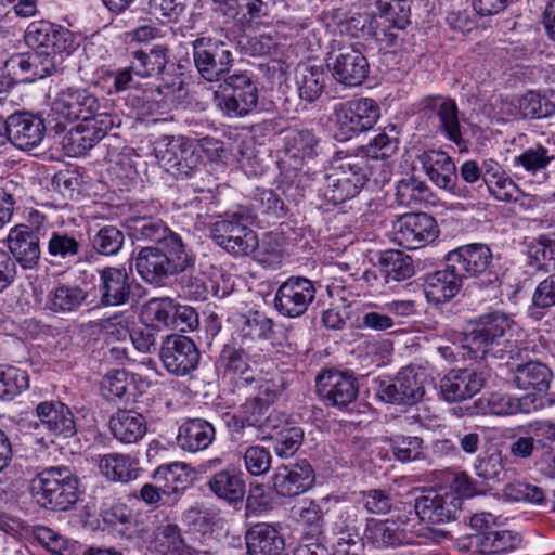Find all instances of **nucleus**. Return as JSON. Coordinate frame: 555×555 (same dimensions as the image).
I'll return each instance as SVG.
<instances>
[{
    "label": "nucleus",
    "instance_id": "nucleus-1",
    "mask_svg": "<svg viewBox=\"0 0 555 555\" xmlns=\"http://www.w3.org/2000/svg\"><path fill=\"white\" fill-rule=\"evenodd\" d=\"M130 235L137 241L155 242L156 245L140 249L135 268L150 284L163 285L194 264V255L166 223L152 216H135L127 220Z\"/></svg>",
    "mask_w": 555,
    "mask_h": 555
},
{
    "label": "nucleus",
    "instance_id": "nucleus-2",
    "mask_svg": "<svg viewBox=\"0 0 555 555\" xmlns=\"http://www.w3.org/2000/svg\"><path fill=\"white\" fill-rule=\"evenodd\" d=\"M29 489L36 503L50 511H69L79 500V479L67 466L42 469L33 477Z\"/></svg>",
    "mask_w": 555,
    "mask_h": 555
},
{
    "label": "nucleus",
    "instance_id": "nucleus-3",
    "mask_svg": "<svg viewBox=\"0 0 555 555\" xmlns=\"http://www.w3.org/2000/svg\"><path fill=\"white\" fill-rule=\"evenodd\" d=\"M253 215L245 208L228 210L209 225L211 240L228 254L247 257L258 248V236L250 228Z\"/></svg>",
    "mask_w": 555,
    "mask_h": 555
},
{
    "label": "nucleus",
    "instance_id": "nucleus-4",
    "mask_svg": "<svg viewBox=\"0 0 555 555\" xmlns=\"http://www.w3.org/2000/svg\"><path fill=\"white\" fill-rule=\"evenodd\" d=\"M379 118L378 103L370 98H359L336 103L328 121L334 137L347 141L371 130Z\"/></svg>",
    "mask_w": 555,
    "mask_h": 555
},
{
    "label": "nucleus",
    "instance_id": "nucleus-5",
    "mask_svg": "<svg viewBox=\"0 0 555 555\" xmlns=\"http://www.w3.org/2000/svg\"><path fill=\"white\" fill-rule=\"evenodd\" d=\"M513 326V320L502 312H491L480 317L476 327L466 335L464 347L469 357L482 360L488 354L498 357L508 341L507 335Z\"/></svg>",
    "mask_w": 555,
    "mask_h": 555
},
{
    "label": "nucleus",
    "instance_id": "nucleus-6",
    "mask_svg": "<svg viewBox=\"0 0 555 555\" xmlns=\"http://www.w3.org/2000/svg\"><path fill=\"white\" fill-rule=\"evenodd\" d=\"M367 180L363 159L349 157L325 176L324 197L334 205L354 197Z\"/></svg>",
    "mask_w": 555,
    "mask_h": 555
},
{
    "label": "nucleus",
    "instance_id": "nucleus-7",
    "mask_svg": "<svg viewBox=\"0 0 555 555\" xmlns=\"http://www.w3.org/2000/svg\"><path fill=\"white\" fill-rule=\"evenodd\" d=\"M156 157L166 171L176 177H189L199 165L193 142L186 137H165L155 147Z\"/></svg>",
    "mask_w": 555,
    "mask_h": 555
},
{
    "label": "nucleus",
    "instance_id": "nucleus-8",
    "mask_svg": "<svg viewBox=\"0 0 555 555\" xmlns=\"http://www.w3.org/2000/svg\"><path fill=\"white\" fill-rule=\"evenodd\" d=\"M193 59L199 75L207 81L220 80L233 63L228 44L207 37L193 41Z\"/></svg>",
    "mask_w": 555,
    "mask_h": 555
},
{
    "label": "nucleus",
    "instance_id": "nucleus-9",
    "mask_svg": "<svg viewBox=\"0 0 555 555\" xmlns=\"http://www.w3.org/2000/svg\"><path fill=\"white\" fill-rule=\"evenodd\" d=\"M447 261L454 263L462 276H481V285L491 286L499 283V275L491 270L492 253L480 243L468 244L451 250Z\"/></svg>",
    "mask_w": 555,
    "mask_h": 555
},
{
    "label": "nucleus",
    "instance_id": "nucleus-10",
    "mask_svg": "<svg viewBox=\"0 0 555 555\" xmlns=\"http://www.w3.org/2000/svg\"><path fill=\"white\" fill-rule=\"evenodd\" d=\"M327 67L333 78L347 87L362 85L370 72L365 55L360 48L353 44H344L333 49Z\"/></svg>",
    "mask_w": 555,
    "mask_h": 555
},
{
    "label": "nucleus",
    "instance_id": "nucleus-11",
    "mask_svg": "<svg viewBox=\"0 0 555 555\" xmlns=\"http://www.w3.org/2000/svg\"><path fill=\"white\" fill-rule=\"evenodd\" d=\"M99 109V99L80 87H68L59 91L51 102V112L59 125L92 117Z\"/></svg>",
    "mask_w": 555,
    "mask_h": 555
},
{
    "label": "nucleus",
    "instance_id": "nucleus-12",
    "mask_svg": "<svg viewBox=\"0 0 555 555\" xmlns=\"http://www.w3.org/2000/svg\"><path fill=\"white\" fill-rule=\"evenodd\" d=\"M438 234L435 218L426 212L404 214L393 223V241L406 249L424 247L434 242Z\"/></svg>",
    "mask_w": 555,
    "mask_h": 555
},
{
    "label": "nucleus",
    "instance_id": "nucleus-13",
    "mask_svg": "<svg viewBox=\"0 0 555 555\" xmlns=\"http://www.w3.org/2000/svg\"><path fill=\"white\" fill-rule=\"evenodd\" d=\"M317 289L311 280L291 276L275 292L274 308L283 317L298 318L306 313L315 299Z\"/></svg>",
    "mask_w": 555,
    "mask_h": 555
},
{
    "label": "nucleus",
    "instance_id": "nucleus-14",
    "mask_svg": "<svg viewBox=\"0 0 555 555\" xmlns=\"http://www.w3.org/2000/svg\"><path fill=\"white\" fill-rule=\"evenodd\" d=\"M425 395L424 374L412 366L401 369L396 377L382 382L378 396L385 402L412 405Z\"/></svg>",
    "mask_w": 555,
    "mask_h": 555
},
{
    "label": "nucleus",
    "instance_id": "nucleus-15",
    "mask_svg": "<svg viewBox=\"0 0 555 555\" xmlns=\"http://www.w3.org/2000/svg\"><path fill=\"white\" fill-rule=\"evenodd\" d=\"M317 392L326 405L343 409L356 401L359 393L357 378L347 372L324 370L315 378Z\"/></svg>",
    "mask_w": 555,
    "mask_h": 555
},
{
    "label": "nucleus",
    "instance_id": "nucleus-16",
    "mask_svg": "<svg viewBox=\"0 0 555 555\" xmlns=\"http://www.w3.org/2000/svg\"><path fill=\"white\" fill-rule=\"evenodd\" d=\"M231 93L218 99V107L229 117L249 114L258 104V89L247 74H234L225 79Z\"/></svg>",
    "mask_w": 555,
    "mask_h": 555
},
{
    "label": "nucleus",
    "instance_id": "nucleus-17",
    "mask_svg": "<svg viewBox=\"0 0 555 555\" xmlns=\"http://www.w3.org/2000/svg\"><path fill=\"white\" fill-rule=\"evenodd\" d=\"M463 499L454 492H430L415 499L414 509L420 520L427 525H443L456 519Z\"/></svg>",
    "mask_w": 555,
    "mask_h": 555
},
{
    "label": "nucleus",
    "instance_id": "nucleus-18",
    "mask_svg": "<svg viewBox=\"0 0 555 555\" xmlns=\"http://www.w3.org/2000/svg\"><path fill=\"white\" fill-rule=\"evenodd\" d=\"M160 359L166 370L177 376L194 371L199 363V351L189 337L169 335L163 343Z\"/></svg>",
    "mask_w": 555,
    "mask_h": 555
},
{
    "label": "nucleus",
    "instance_id": "nucleus-19",
    "mask_svg": "<svg viewBox=\"0 0 555 555\" xmlns=\"http://www.w3.org/2000/svg\"><path fill=\"white\" fill-rule=\"evenodd\" d=\"M113 125V117L107 113H98L80 119V122L69 131L66 146L74 155L85 154L107 134Z\"/></svg>",
    "mask_w": 555,
    "mask_h": 555
},
{
    "label": "nucleus",
    "instance_id": "nucleus-20",
    "mask_svg": "<svg viewBox=\"0 0 555 555\" xmlns=\"http://www.w3.org/2000/svg\"><path fill=\"white\" fill-rule=\"evenodd\" d=\"M315 475L306 460L281 465L272 476V489L279 496L293 498L307 492L314 483Z\"/></svg>",
    "mask_w": 555,
    "mask_h": 555
},
{
    "label": "nucleus",
    "instance_id": "nucleus-21",
    "mask_svg": "<svg viewBox=\"0 0 555 555\" xmlns=\"http://www.w3.org/2000/svg\"><path fill=\"white\" fill-rule=\"evenodd\" d=\"M41 228H31L27 224H17L9 232L7 243L9 254L15 263L24 269H31L39 262Z\"/></svg>",
    "mask_w": 555,
    "mask_h": 555
},
{
    "label": "nucleus",
    "instance_id": "nucleus-22",
    "mask_svg": "<svg viewBox=\"0 0 555 555\" xmlns=\"http://www.w3.org/2000/svg\"><path fill=\"white\" fill-rule=\"evenodd\" d=\"M482 373L472 369H453L440 380V395L448 402L470 399L485 386Z\"/></svg>",
    "mask_w": 555,
    "mask_h": 555
},
{
    "label": "nucleus",
    "instance_id": "nucleus-23",
    "mask_svg": "<svg viewBox=\"0 0 555 555\" xmlns=\"http://www.w3.org/2000/svg\"><path fill=\"white\" fill-rule=\"evenodd\" d=\"M96 288L101 305L120 306L129 301L132 282L125 268L106 267L99 270Z\"/></svg>",
    "mask_w": 555,
    "mask_h": 555
},
{
    "label": "nucleus",
    "instance_id": "nucleus-24",
    "mask_svg": "<svg viewBox=\"0 0 555 555\" xmlns=\"http://www.w3.org/2000/svg\"><path fill=\"white\" fill-rule=\"evenodd\" d=\"M422 105L425 111L437 116V130L460 146L463 143V135L455 101L441 95H433L425 98Z\"/></svg>",
    "mask_w": 555,
    "mask_h": 555
},
{
    "label": "nucleus",
    "instance_id": "nucleus-25",
    "mask_svg": "<svg viewBox=\"0 0 555 555\" xmlns=\"http://www.w3.org/2000/svg\"><path fill=\"white\" fill-rule=\"evenodd\" d=\"M462 273L454 263L437 270L425 278L424 293L429 302L439 305L449 301L462 287Z\"/></svg>",
    "mask_w": 555,
    "mask_h": 555
},
{
    "label": "nucleus",
    "instance_id": "nucleus-26",
    "mask_svg": "<svg viewBox=\"0 0 555 555\" xmlns=\"http://www.w3.org/2000/svg\"><path fill=\"white\" fill-rule=\"evenodd\" d=\"M46 126L41 118L27 113L9 116V141L20 150H31L40 144Z\"/></svg>",
    "mask_w": 555,
    "mask_h": 555
},
{
    "label": "nucleus",
    "instance_id": "nucleus-27",
    "mask_svg": "<svg viewBox=\"0 0 555 555\" xmlns=\"http://www.w3.org/2000/svg\"><path fill=\"white\" fill-rule=\"evenodd\" d=\"M418 160L426 176L438 188L452 191L456 185V167L452 158L443 151H424Z\"/></svg>",
    "mask_w": 555,
    "mask_h": 555
},
{
    "label": "nucleus",
    "instance_id": "nucleus-28",
    "mask_svg": "<svg viewBox=\"0 0 555 555\" xmlns=\"http://www.w3.org/2000/svg\"><path fill=\"white\" fill-rule=\"evenodd\" d=\"M512 383L521 390L543 393L550 388L553 373L541 361H522L511 369Z\"/></svg>",
    "mask_w": 555,
    "mask_h": 555
},
{
    "label": "nucleus",
    "instance_id": "nucleus-29",
    "mask_svg": "<svg viewBox=\"0 0 555 555\" xmlns=\"http://www.w3.org/2000/svg\"><path fill=\"white\" fill-rule=\"evenodd\" d=\"M36 412L41 424L55 436L69 438L76 434L75 416L65 403L44 401L37 405Z\"/></svg>",
    "mask_w": 555,
    "mask_h": 555
},
{
    "label": "nucleus",
    "instance_id": "nucleus-30",
    "mask_svg": "<svg viewBox=\"0 0 555 555\" xmlns=\"http://www.w3.org/2000/svg\"><path fill=\"white\" fill-rule=\"evenodd\" d=\"M88 297V292L76 283H59L49 291L44 307L55 314H70L86 306Z\"/></svg>",
    "mask_w": 555,
    "mask_h": 555
},
{
    "label": "nucleus",
    "instance_id": "nucleus-31",
    "mask_svg": "<svg viewBox=\"0 0 555 555\" xmlns=\"http://www.w3.org/2000/svg\"><path fill=\"white\" fill-rule=\"evenodd\" d=\"M249 555H280L285 546L284 539L272 525L260 522L246 532Z\"/></svg>",
    "mask_w": 555,
    "mask_h": 555
},
{
    "label": "nucleus",
    "instance_id": "nucleus-32",
    "mask_svg": "<svg viewBox=\"0 0 555 555\" xmlns=\"http://www.w3.org/2000/svg\"><path fill=\"white\" fill-rule=\"evenodd\" d=\"M215 435V428L209 422L191 418L180 426L177 443L185 451L197 452L207 449L212 443Z\"/></svg>",
    "mask_w": 555,
    "mask_h": 555
},
{
    "label": "nucleus",
    "instance_id": "nucleus-33",
    "mask_svg": "<svg viewBox=\"0 0 555 555\" xmlns=\"http://www.w3.org/2000/svg\"><path fill=\"white\" fill-rule=\"evenodd\" d=\"M109 428L120 442L134 443L144 437L147 426L142 414L133 410H118L111 416Z\"/></svg>",
    "mask_w": 555,
    "mask_h": 555
},
{
    "label": "nucleus",
    "instance_id": "nucleus-34",
    "mask_svg": "<svg viewBox=\"0 0 555 555\" xmlns=\"http://www.w3.org/2000/svg\"><path fill=\"white\" fill-rule=\"evenodd\" d=\"M521 543V538L509 530L477 531L472 534L470 547L481 554H502L514 551Z\"/></svg>",
    "mask_w": 555,
    "mask_h": 555
},
{
    "label": "nucleus",
    "instance_id": "nucleus-35",
    "mask_svg": "<svg viewBox=\"0 0 555 555\" xmlns=\"http://www.w3.org/2000/svg\"><path fill=\"white\" fill-rule=\"evenodd\" d=\"M208 487L215 495L230 503L242 501L246 492L243 474L229 469L216 473L209 479Z\"/></svg>",
    "mask_w": 555,
    "mask_h": 555
},
{
    "label": "nucleus",
    "instance_id": "nucleus-36",
    "mask_svg": "<svg viewBox=\"0 0 555 555\" xmlns=\"http://www.w3.org/2000/svg\"><path fill=\"white\" fill-rule=\"evenodd\" d=\"M365 537L375 547L387 548L403 544L406 532L396 521L371 518L366 524Z\"/></svg>",
    "mask_w": 555,
    "mask_h": 555
},
{
    "label": "nucleus",
    "instance_id": "nucleus-37",
    "mask_svg": "<svg viewBox=\"0 0 555 555\" xmlns=\"http://www.w3.org/2000/svg\"><path fill=\"white\" fill-rule=\"evenodd\" d=\"M101 473L112 481L129 482L138 477V462L127 454L109 453L101 457Z\"/></svg>",
    "mask_w": 555,
    "mask_h": 555
},
{
    "label": "nucleus",
    "instance_id": "nucleus-38",
    "mask_svg": "<svg viewBox=\"0 0 555 555\" xmlns=\"http://www.w3.org/2000/svg\"><path fill=\"white\" fill-rule=\"evenodd\" d=\"M168 63V49L157 46L149 52H132L131 69L140 77H152L163 73Z\"/></svg>",
    "mask_w": 555,
    "mask_h": 555
},
{
    "label": "nucleus",
    "instance_id": "nucleus-39",
    "mask_svg": "<svg viewBox=\"0 0 555 555\" xmlns=\"http://www.w3.org/2000/svg\"><path fill=\"white\" fill-rule=\"evenodd\" d=\"M153 548L160 555H193L194 550L184 543L180 529L176 525L157 528L152 541Z\"/></svg>",
    "mask_w": 555,
    "mask_h": 555
},
{
    "label": "nucleus",
    "instance_id": "nucleus-40",
    "mask_svg": "<svg viewBox=\"0 0 555 555\" xmlns=\"http://www.w3.org/2000/svg\"><path fill=\"white\" fill-rule=\"evenodd\" d=\"M318 139L310 130H292L285 137V153L296 164L317 155Z\"/></svg>",
    "mask_w": 555,
    "mask_h": 555
},
{
    "label": "nucleus",
    "instance_id": "nucleus-41",
    "mask_svg": "<svg viewBox=\"0 0 555 555\" xmlns=\"http://www.w3.org/2000/svg\"><path fill=\"white\" fill-rule=\"evenodd\" d=\"M80 234L66 231H52L48 238V254L55 261H70L82 247Z\"/></svg>",
    "mask_w": 555,
    "mask_h": 555
},
{
    "label": "nucleus",
    "instance_id": "nucleus-42",
    "mask_svg": "<svg viewBox=\"0 0 555 555\" xmlns=\"http://www.w3.org/2000/svg\"><path fill=\"white\" fill-rule=\"evenodd\" d=\"M518 111L522 118H545L555 114V92L529 91L518 99Z\"/></svg>",
    "mask_w": 555,
    "mask_h": 555
},
{
    "label": "nucleus",
    "instance_id": "nucleus-43",
    "mask_svg": "<svg viewBox=\"0 0 555 555\" xmlns=\"http://www.w3.org/2000/svg\"><path fill=\"white\" fill-rule=\"evenodd\" d=\"M219 362L227 374L232 378H237V384H249L254 380L247 354L241 348L225 345L220 353Z\"/></svg>",
    "mask_w": 555,
    "mask_h": 555
},
{
    "label": "nucleus",
    "instance_id": "nucleus-44",
    "mask_svg": "<svg viewBox=\"0 0 555 555\" xmlns=\"http://www.w3.org/2000/svg\"><path fill=\"white\" fill-rule=\"evenodd\" d=\"M555 159V150L550 142L546 144L535 143L514 158L515 166H521L526 171L535 173L546 167Z\"/></svg>",
    "mask_w": 555,
    "mask_h": 555
},
{
    "label": "nucleus",
    "instance_id": "nucleus-45",
    "mask_svg": "<svg viewBox=\"0 0 555 555\" xmlns=\"http://www.w3.org/2000/svg\"><path fill=\"white\" fill-rule=\"evenodd\" d=\"M185 465L172 463L160 466L154 474L156 483H160L162 492L165 495L176 494L184 490L189 485V474Z\"/></svg>",
    "mask_w": 555,
    "mask_h": 555
},
{
    "label": "nucleus",
    "instance_id": "nucleus-46",
    "mask_svg": "<svg viewBox=\"0 0 555 555\" xmlns=\"http://www.w3.org/2000/svg\"><path fill=\"white\" fill-rule=\"evenodd\" d=\"M387 281H403L414 274L413 260L400 250H387L380 258Z\"/></svg>",
    "mask_w": 555,
    "mask_h": 555
},
{
    "label": "nucleus",
    "instance_id": "nucleus-47",
    "mask_svg": "<svg viewBox=\"0 0 555 555\" xmlns=\"http://www.w3.org/2000/svg\"><path fill=\"white\" fill-rule=\"evenodd\" d=\"M411 7L409 0H391L382 7L376 27L403 29L410 23Z\"/></svg>",
    "mask_w": 555,
    "mask_h": 555
},
{
    "label": "nucleus",
    "instance_id": "nucleus-48",
    "mask_svg": "<svg viewBox=\"0 0 555 555\" xmlns=\"http://www.w3.org/2000/svg\"><path fill=\"white\" fill-rule=\"evenodd\" d=\"M298 92L301 100L315 101L325 86V75L321 67L305 66L297 77Z\"/></svg>",
    "mask_w": 555,
    "mask_h": 555
},
{
    "label": "nucleus",
    "instance_id": "nucleus-49",
    "mask_svg": "<svg viewBox=\"0 0 555 555\" xmlns=\"http://www.w3.org/2000/svg\"><path fill=\"white\" fill-rule=\"evenodd\" d=\"M242 413L249 426L262 429H278L279 427L276 416L273 415L274 411L270 409V405L256 398L248 399L242 405Z\"/></svg>",
    "mask_w": 555,
    "mask_h": 555
},
{
    "label": "nucleus",
    "instance_id": "nucleus-50",
    "mask_svg": "<svg viewBox=\"0 0 555 555\" xmlns=\"http://www.w3.org/2000/svg\"><path fill=\"white\" fill-rule=\"evenodd\" d=\"M505 461L501 451L479 456L475 464L476 475L486 481L503 482L507 479Z\"/></svg>",
    "mask_w": 555,
    "mask_h": 555
},
{
    "label": "nucleus",
    "instance_id": "nucleus-51",
    "mask_svg": "<svg viewBox=\"0 0 555 555\" xmlns=\"http://www.w3.org/2000/svg\"><path fill=\"white\" fill-rule=\"evenodd\" d=\"M125 243L124 232L115 225H104L91 238L92 248L102 256H114Z\"/></svg>",
    "mask_w": 555,
    "mask_h": 555
},
{
    "label": "nucleus",
    "instance_id": "nucleus-52",
    "mask_svg": "<svg viewBox=\"0 0 555 555\" xmlns=\"http://www.w3.org/2000/svg\"><path fill=\"white\" fill-rule=\"evenodd\" d=\"M175 301L170 298H153L143 308V317L157 328H171Z\"/></svg>",
    "mask_w": 555,
    "mask_h": 555
},
{
    "label": "nucleus",
    "instance_id": "nucleus-53",
    "mask_svg": "<svg viewBox=\"0 0 555 555\" xmlns=\"http://www.w3.org/2000/svg\"><path fill=\"white\" fill-rule=\"evenodd\" d=\"M297 521L307 529V535L311 539L318 538L322 532L323 512L315 501L304 500L301 504L292 509Z\"/></svg>",
    "mask_w": 555,
    "mask_h": 555
},
{
    "label": "nucleus",
    "instance_id": "nucleus-54",
    "mask_svg": "<svg viewBox=\"0 0 555 555\" xmlns=\"http://www.w3.org/2000/svg\"><path fill=\"white\" fill-rule=\"evenodd\" d=\"M271 439L273 440V448L278 456L291 457L302 443L304 430L298 426L287 423Z\"/></svg>",
    "mask_w": 555,
    "mask_h": 555
},
{
    "label": "nucleus",
    "instance_id": "nucleus-55",
    "mask_svg": "<svg viewBox=\"0 0 555 555\" xmlns=\"http://www.w3.org/2000/svg\"><path fill=\"white\" fill-rule=\"evenodd\" d=\"M28 387V375L14 366L0 365V399L12 400Z\"/></svg>",
    "mask_w": 555,
    "mask_h": 555
},
{
    "label": "nucleus",
    "instance_id": "nucleus-56",
    "mask_svg": "<svg viewBox=\"0 0 555 555\" xmlns=\"http://www.w3.org/2000/svg\"><path fill=\"white\" fill-rule=\"evenodd\" d=\"M31 62V79L46 78L59 70V66L62 63V55L51 53L50 51L36 50L29 52Z\"/></svg>",
    "mask_w": 555,
    "mask_h": 555
},
{
    "label": "nucleus",
    "instance_id": "nucleus-57",
    "mask_svg": "<svg viewBox=\"0 0 555 555\" xmlns=\"http://www.w3.org/2000/svg\"><path fill=\"white\" fill-rule=\"evenodd\" d=\"M242 459L246 470L253 476H261L271 468L272 456L264 447H248L244 451Z\"/></svg>",
    "mask_w": 555,
    "mask_h": 555
},
{
    "label": "nucleus",
    "instance_id": "nucleus-58",
    "mask_svg": "<svg viewBox=\"0 0 555 555\" xmlns=\"http://www.w3.org/2000/svg\"><path fill=\"white\" fill-rule=\"evenodd\" d=\"M555 306V273L544 279L537 286L532 296L531 314L535 319H540L538 309H548Z\"/></svg>",
    "mask_w": 555,
    "mask_h": 555
},
{
    "label": "nucleus",
    "instance_id": "nucleus-59",
    "mask_svg": "<svg viewBox=\"0 0 555 555\" xmlns=\"http://www.w3.org/2000/svg\"><path fill=\"white\" fill-rule=\"evenodd\" d=\"M392 452L401 462L418 460L423 455V440L420 437H396L392 442Z\"/></svg>",
    "mask_w": 555,
    "mask_h": 555
},
{
    "label": "nucleus",
    "instance_id": "nucleus-60",
    "mask_svg": "<svg viewBox=\"0 0 555 555\" xmlns=\"http://www.w3.org/2000/svg\"><path fill=\"white\" fill-rule=\"evenodd\" d=\"M7 75L14 83L33 82L29 53H17L4 63Z\"/></svg>",
    "mask_w": 555,
    "mask_h": 555
},
{
    "label": "nucleus",
    "instance_id": "nucleus-61",
    "mask_svg": "<svg viewBox=\"0 0 555 555\" xmlns=\"http://www.w3.org/2000/svg\"><path fill=\"white\" fill-rule=\"evenodd\" d=\"M75 48V38L72 31L68 29L52 24L51 34L49 35V41L44 46L42 51H50L62 55V53L69 54Z\"/></svg>",
    "mask_w": 555,
    "mask_h": 555
},
{
    "label": "nucleus",
    "instance_id": "nucleus-62",
    "mask_svg": "<svg viewBox=\"0 0 555 555\" xmlns=\"http://www.w3.org/2000/svg\"><path fill=\"white\" fill-rule=\"evenodd\" d=\"M241 332L245 337L269 339L273 335V321L260 312H255L245 320Z\"/></svg>",
    "mask_w": 555,
    "mask_h": 555
},
{
    "label": "nucleus",
    "instance_id": "nucleus-63",
    "mask_svg": "<svg viewBox=\"0 0 555 555\" xmlns=\"http://www.w3.org/2000/svg\"><path fill=\"white\" fill-rule=\"evenodd\" d=\"M184 5L178 0H150L149 12L163 24L176 22Z\"/></svg>",
    "mask_w": 555,
    "mask_h": 555
},
{
    "label": "nucleus",
    "instance_id": "nucleus-64",
    "mask_svg": "<svg viewBox=\"0 0 555 555\" xmlns=\"http://www.w3.org/2000/svg\"><path fill=\"white\" fill-rule=\"evenodd\" d=\"M255 202L262 214L276 218L285 216L284 202L273 190L258 189L255 194Z\"/></svg>",
    "mask_w": 555,
    "mask_h": 555
}]
</instances>
